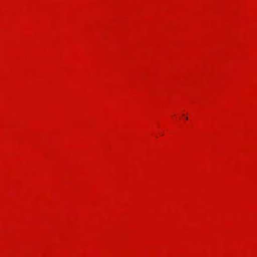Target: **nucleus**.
I'll return each mask as SVG.
<instances>
[{"mask_svg":"<svg viewBox=\"0 0 257 257\" xmlns=\"http://www.w3.org/2000/svg\"><path fill=\"white\" fill-rule=\"evenodd\" d=\"M185 119H188V117H185Z\"/></svg>","mask_w":257,"mask_h":257,"instance_id":"f257e3e1","label":"nucleus"}]
</instances>
